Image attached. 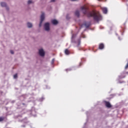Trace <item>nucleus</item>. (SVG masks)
Wrapping results in <instances>:
<instances>
[{
    "label": "nucleus",
    "instance_id": "obj_7",
    "mask_svg": "<svg viewBox=\"0 0 128 128\" xmlns=\"http://www.w3.org/2000/svg\"><path fill=\"white\" fill-rule=\"evenodd\" d=\"M102 10L104 14H108V8H102Z\"/></svg>",
    "mask_w": 128,
    "mask_h": 128
},
{
    "label": "nucleus",
    "instance_id": "obj_18",
    "mask_svg": "<svg viewBox=\"0 0 128 128\" xmlns=\"http://www.w3.org/2000/svg\"><path fill=\"white\" fill-rule=\"evenodd\" d=\"M54 59H52L51 62L52 64H54Z\"/></svg>",
    "mask_w": 128,
    "mask_h": 128
},
{
    "label": "nucleus",
    "instance_id": "obj_9",
    "mask_svg": "<svg viewBox=\"0 0 128 128\" xmlns=\"http://www.w3.org/2000/svg\"><path fill=\"white\" fill-rule=\"evenodd\" d=\"M90 22H85L84 23V26L86 28H90Z\"/></svg>",
    "mask_w": 128,
    "mask_h": 128
},
{
    "label": "nucleus",
    "instance_id": "obj_2",
    "mask_svg": "<svg viewBox=\"0 0 128 128\" xmlns=\"http://www.w3.org/2000/svg\"><path fill=\"white\" fill-rule=\"evenodd\" d=\"M44 20V14L42 13L40 16V22L39 24V26H42V22Z\"/></svg>",
    "mask_w": 128,
    "mask_h": 128
},
{
    "label": "nucleus",
    "instance_id": "obj_3",
    "mask_svg": "<svg viewBox=\"0 0 128 128\" xmlns=\"http://www.w3.org/2000/svg\"><path fill=\"white\" fill-rule=\"evenodd\" d=\"M45 30L48 32L50 30V23L46 22L44 25Z\"/></svg>",
    "mask_w": 128,
    "mask_h": 128
},
{
    "label": "nucleus",
    "instance_id": "obj_15",
    "mask_svg": "<svg viewBox=\"0 0 128 128\" xmlns=\"http://www.w3.org/2000/svg\"><path fill=\"white\" fill-rule=\"evenodd\" d=\"M28 4H32V1L29 0L28 2Z\"/></svg>",
    "mask_w": 128,
    "mask_h": 128
},
{
    "label": "nucleus",
    "instance_id": "obj_22",
    "mask_svg": "<svg viewBox=\"0 0 128 128\" xmlns=\"http://www.w3.org/2000/svg\"><path fill=\"white\" fill-rule=\"evenodd\" d=\"M68 70L66 69V71L68 72Z\"/></svg>",
    "mask_w": 128,
    "mask_h": 128
},
{
    "label": "nucleus",
    "instance_id": "obj_20",
    "mask_svg": "<svg viewBox=\"0 0 128 128\" xmlns=\"http://www.w3.org/2000/svg\"><path fill=\"white\" fill-rule=\"evenodd\" d=\"M56 1V0H51L52 2H54Z\"/></svg>",
    "mask_w": 128,
    "mask_h": 128
},
{
    "label": "nucleus",
    "instance_id": "obj_19",
    "mask_svg": "<svg viewBox=\"0 0 128 128\" xmlns=\"http://www.w3.org/2000/svg\"><path fill=\"white\" fill-rule=\"evenodd\" d=\"M10 54H14V50H11L10 51Z\"/></svg>",
    "mask_w": 128,
    "mask_h": 128
},
{
    "label": "nucleus",
    "instance_id": "obj_17",
    "mask_svg": "<svg viewBox=\"0 0 128 128\" xmlns=\"http://www.w3.org/2000/svg\"><path fill=\"white\" fill-rule=\"evenodd\" d=\"M80 40H78V46H80Z\"/></svg>",
    "mask_w": 128,
    "mask_h": 128
},
{
    "label": "nucleus",
    "instance_id": "obj_8",
    "mask_svg": "<svg viewBox=\"0 0 128 128\" xmlns=\"http://www.w3.org/2000/svg\"><path fill=\"white\" fill-rule=\"evenodd\" d=\"M52 22L53 24H58V20H52Z\"/></svg>",
    "mask_w": 128,
    "mask_h": 128
},
{
    "label": "nucleus",
    "instance_id": "obj_14",
    "mask_svg": "<svg viewBox=\"0 0 128 128\" xmlns=\"http://www.w3.org/2000/svg\"><path fill=\"white\" fill-rule=\"evenodd\" d=\"M4 118H5L4 116H0V122H4Z\"/></svg>",
    "mask_w": 128,
    "mask_h": 128
},
{
    "label": "nucleus",
    "instance_id": "obj_4",
    "mask_svg": "<svg viewBox=\"0 0 128 128\" xmlns=\"http://www.w3.org/2000/svg\"><path fill=\"white\" fill-rule=\"evenodd\" d=\"M39 54L40 56H44L45 53L43 49L39 50Z\"/></svg>",
    "mask_w": 128,
    "mask_h": 128
},
{
    "label": "nucleus",
    "instance_id": "obj_13",
    "mask_svg": "<svg viewBox=\"0 0 128 128\" xmlns=\"http://www.w3.org/2000/svg\"><path fill=\"white\" fill-rule=\"evenodd\" d=\"M27 26L28 28H32V23L28 22Z\"/></svg>",
    "mask_w": 128,
    "mask_h": 128
},
{
    "label": "nucleus",
    "instance_id": "obj_21",
    "mask_svg": "<svg viewBox=\"0 0 128 128\" xmlns=\"http://www.w3.org/2000/svg\"><path fill=\"white\" fill-rule=\"evenodd\" d=\"M82 66V63L80 64V66Z\"/></svg>",
    "mask_w": 128,
    "mask_h": 128
},
{
    "label": "nucleus",
    "instance_id": "obj_6",
    "mask_svg": "<svg viewBox=\"0 0 128 128\" xmlns=\"http://www.w3.org/2000/svg\"><path fill=\"white\" fill-rule=\"evenodd\" d=\"M104 44L101 43L99 44V49L100 50H104Z\"/></svg>",
    "mask_w": 128,
    "mask_h": 128
},
{
    "label": "nucleus",
    "instance_id": "obj_12",
    "mask_svg": "<svg viewBox=\"0 0 128 128\" xmlns=\"http://www.w3.org/2000/svg\"><path fill=\"white\" fill-rule=\"evenodd\" d=\"M65 54L68 55L70 54V50H68V49H66L64 51Z\"/></svg>",
    "mask_w": 128,
    "mask_h": 128
},
{
    "label": "nucleus",
    "instance_id": "obj_10",
    "mask_svg": "<svg viewBox=\"0 0 128 128\" xmlns=\"http://www.w3.org/2000/svg\"><path fill=\"white\" fill-rule=\"evenodd\" d=\"M75 15L78 18L80 16V11L76 10L75 12Z\"/></svg>",
    "mask_w": 128,
    "mask_h": 128
},
{
    "label": "nucleus",
    "instance_id": "obj_11",
    "mask_svg": "<svg viewBox=\"0 0 128 128\" xmlns=\"http://www.w3.org/2000/svg\"><path fill=\"white\" fill-rule=\"evenodd\" d=\"M0 4H1V6H2V7L6 6V2H1Z\"/></svg>",
    "mask_w": 128,
    "mask_h": 128
},
{
    "label": "nucleus",
    "instance_id": "obj_24",
    "mask_svg": "<svg viewBox=\"0 0 128 128\" xmlns=\"http://www.w3.org/2000/svg\"><path fill=\"white\" fill-rule=\"evenodd\" d=\"M66 18H68V16H66Z\"/></svg>",
    "mask_w": 128,
    "mask_h": 128
},
{
    "label": "nucleus",
    "instance_id": "obj_16",
    "mask_svg": "<svg viewBox=\"0 0 128 128\" xmlns=\"http://www.w3.org/2000/svg\"><path fill=\"white\" fill-rule=\"evenodd\" d=\"M14 78H18V74H16L14 76Z\"/></svg>",
    "mask_w": 128,
    "mask_h": 128
},
{
    "label": "nucleus",
    "instance_id": "obj_5",
    "mask_svg": "<svg viewBox=\"0 0 128 128\" xmlns=\"http://www.w3.org/2000/svg\"><path fill=\"white\" fill-rule=\"evenodd\" d=\"M105 106H106V108H112V104H110V103L108 101H105Z\"/></svg>",
    "mask_w": 128,
    "mask_h": 128
},
{
    "label": "nucleus",
    "instance_id": "obj_23",
    "mask_svg": "<svg viewBox=\"0 0 128 128\" xmlns=\"http://www.w3.org/2000/svg\"><path fill=\"white\" fill-rule=\"evenodd\" d=\"M98 0V2H100V0Z\"/></svg>",
    "mask_w": 128,
    "mask_h": 128
},
{
    "label": "nucleus",
    "instance_id": "obj_1",
    "mask_svg": "<svg viewBox=\"0 0 128 128\" xmlns=\"http://www.w3.org/2000/svg\"><path fill=\"white\" fill-rule=\"evenodd\" d=\"M82 10H83V14H87L88 18H91L93 16L94 20L96 22H98L102 20V16L100 13H96L94 12H88V8L86 7H81Z\"/></svg>",
    "mask_w": 128,
    "mask_h": 128
}]
</instances>
